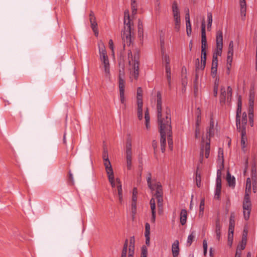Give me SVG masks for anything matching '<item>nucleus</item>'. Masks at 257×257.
<instances>
[{
  "label": "nucleus",
  "mask_w": 257,
  "mask_h": 257,
  "mask_svg": "<svg viewBox=\"0 0 257 257\" xmlns=\"http://www.w3.org/2000/svg\"><path fill=\"white\" fill-rule=\"evenodd\" d=\"M207 47V43L206 36L205 31V24L203 21L201 24V63L200 64L199 58L195 60V71L197 73L199 69L203 70L205 67L206 62V49ZM198 78V75L196 73L195 82H197Z\"/></svg>",
  "instance_id": "1"
},
{
  "label": "nucleus",
  "mask_w": 257,
  "mask_h": 257,
  "mask_svg": "<svg viewBox=\"0 0 257 257\" xmlns=\"http://www.w3.org/2000/svg\"><path fill=\"white\" fill-rule=\"evenodd\" d=\"M131 22L128 11H125L124 12V28L121 31V38L124 47L126 45L130 46L132 42L134 29L132 28Z\"/></svg>",
  "instance_id": "2"
},
{
  "label": "nucleus",
  "mask_w": 257,
  "mask_h": 257,
  "mask_svg": "<svg viewBox=\"0 0 257 257\" xmlns=\"http://www.w3.org/2000/svg\"><path fill=\"white\" fill-rule=\"evenodd\" d=\"M128 60L129 65H132L131 71V78L134 77L135 80H137L139 74V58L140 51L136 49L134 51V54L131 50H128L127 52Z\"/></svg>",
  "instance_id": "3"
},
{
  "label": "nucleus",
  "mask_w": 257,
  "mask_h": 257,
  "mask_svg": "<svg viewBox=\"0 0 257 257\" xmlns=\"http://www.w3.org/2000/svg\"><path fill=\"white\" fill-rule=\"evenodd\" d=\"M214 121L211 118L210 120V124L208 127L206 129V138L208 139L209 141L206 142L205 144H202L200 152V158L199 161L200 163H202L203 160L204 153H205V157L208 158L210 154V138L211 137L214 136Z\"/></svg>",
  "instance_id": "4"
},
{
  "label": "nucleus",
  "mask_w": 257,
  "mask_h": 257,
  "mask_svg": "<svg viewBox=\"0 0 257 257\" xmlns=\"http://www.w3.org/2000/svg\"><path fill=\"white\" fill-rule=\"evenodd\" d=\"M147 181L148 187L152 191H156L155 193L154 194V196L157 199L158 207L159 208H162L163 205V191L161 183L160 182H157L155 184H153L152 183V174L151 172L148 173Z\"/></svg>",
  "instance_id": "5"
},
{
  "label": "nucleus",
  "mask_w": 257,
  "mask_h": 257,
  "mask_svg": "<svg viewBox=\"0 0 257 257\" xmlns=\"http://www.w3.org/2000/svg\"><path fill=\"white\" fill-rule=\"evenodd\" d=\"M157 116H158V123H164L166 120V111H165V116H163L162 114V94L160 91H158L157 93ZM169 109L168 107L166 108ZM171 111V110H170Z\"/></svg>",
  "instance_id": "6"
},
{
  "label": "nucleus",
  "mask_w": 257,
  "mask_h": 257,
  "mask_svg": "<svg viewBox=\"0 0 257 257\" xmlns=\"http://www.w3.org/2000/svg\"><path fill=\"white\" fill-rule=\"evenodd\" d=\"M250 195V193H245L243 197L242 207L243 209V216L245 220H247L249 219L251 209Z\"/></svg>",
  "instance_id": "7"
},
{
  "label": "nucleus",
  "mask_w": 257,
  "mask_h": 257,
  "mask_svg": "<svg viewBox=\"0 0 257 257\" xmlns=\"http://www.w3.org/2000/svg\"><path fill=\"white\" fill-rule=\"evenodd\" d=\"M167 119L164 122V123H158L159 126V132L160 133L161 139H160V144H161V149L162 153H164L166 150V135H168V131L167 130Z\"/></svg>",
  "instance_id": "8"
},
{
  "label": "nucleus",
  "mask_w": 257,
  "mask_h": 257,
  "mask_svg": "<svg viewBox=\"0 0 257 257\" xmlns=\"http://www.w3.org/2000/svg\"><path fill=\"white\" fill-rule=\"evenodd\" d=\"M166 118H167V130L168 132V147L170 150H172L173 148V142L172 139V132L171 126V120L170 117V111L169 109L166 111Z\"/></svg>",
  "instance_id": "9"
},
{
  "label": "nucleus",
  "mask_w": 257,
  "mask_h": 257,
  "mask_svg": "<svg viewBox=\"0 0 257 257\" xmlns=\"http://www.w3.org/2000/svg\"><path fill=\"white\" fill-rule=\"evenodd\" d=\"M216 48L213 54L220 56L221 55L223 48V33L221 30H218L216 32Z\"/></svg>",
  "instance_id": "10"
},
{
  "label": "nucleus",
  "mask_w": 257,
  "mask_h": 257,
  "mask_svg": "<svg viewBox=\"0 0 257 257\" xmlns=\"http://www.w3.org/2000/svg\"><path fill=\"white\" fill-rule=\"evenodd\" d=\"M125 153L127 168L128 170H131L132 169V142L131 139H127Z\"/></svg>",
  "instance_id": "11"
},
{
  "label": "nucleus",
  "mask_w": 257,
  "mask_h": 257,
  "mask_svg": "<svg viewBox=\"0 0 257 257\" xmlns=\"http://www.w3.org/2000/svg\"><path fill=\"white\" fill-rule=\"evenodd\" d=\"M89 21L90 23L91 28L93 30L95 36L98 35V25L96 22V17L94 13L91 11L89 14Z\"/></svg>",
  "instance_id": "12"
},
{
  "label": "nucleus",
  "mask_w": 257,
  "mask_h": 257,
  "mask_svg": "<svg viewBox=\"0 0 257 257\" xmlns=\"http://www.w3.org/2000/svg\"><path fill=\"white\" fill-rule=\"evenodd\" d=\"M102 158L103 160L104 165L105 168L106 172L108 171L109 170H113L111 163L108 159L107 150L106 148H103Z\"/></svg>",
  "instance_id": "13"
},
{
  "label": "nucleus",
  "mask_w": 257,
  "mask_h": 257,
  "mask_svg": "<svg viewBox=\"0 0 257 257\" xmlns=\"http://www.w3.org/2000/svg\"><path fill=\"white\" fill-rule=\"evenodd\" d=\"M99 51L100 59L101 62L108 60L105 46L103 43H101L99 44Z\"/></svg>",
  "instance_id": "14"
},
{
  "label": "nucleus",
  "mask_w": 257,
  "mask_h": 257,
  "mask_svg": "<svg viewBox=\"0 0 257 257\" xmlns=\"http://www.w3.org/2000/svg\"><path fill=\"white\" fill-rule=\"evenodd\" d=\"M179 242L178 240H176L172 245V252L173 257H177L179 253Z\"/></svg>",
  "instance_id": "15"
},
{
  "label": "nucleus",
  "mask_w": 257,
  "mask_h": 257,
  "mask_svg": "<svg viewBox=\"0 0 257 257\" xmlns=\"http://www.w3.org/2000/svg\"><path fill=\"white\" fill-rule=\"evenodd\" d=\"M221 225L219 219H217L215 222V233L216 239L218 241L220 240L221 238Z\"/></svg>",
  "instance_id": "16"
},
{
  "label": "nucleus",
  "mask_w": 257,
  "mask_h": 257,
  "mask_svg": "<svg viewBox=\"0 0 257 257\" xmlns=\"http://www.w3.org/2000/svg\"><path fill=\"white\" fill-rule=\"evenodd\" d=\"M102 62V65L104 68V71L106 77L109 78L110 76V64L109 60L103 61Z\"/></svg>",
  "instance_id": "17"
},
{
  "label": "nucleus",
  "mask_w": 257,
  "mask_h": 257,
  "mask_svg": "<svg viewBox=\"0 0 257 257\" xmlns=\"http://www.w3.org/2000/svg\"><path fill=\"white\" fill-rule=\"evenodd\" d=\"M226 180L228 186L233 189L234 188L235 186V179L234 176H231L229 171L227 173Z\"/></svg>",
  "instance_id": "18"
},
{
  "label": "nucleus",
  "mask_w": 257,
  "mask_h": 257,
  "mask_svg": "<svg viewBox=\"0 0 257 257\" xmlns=\"http://www.w3.org/2000/svg\"><path fill=\"white\" fill-rule=\"evenodd\" d=\"M187 218V212L185 209H183L181 210L180 214V223L182 225H184L186 223Z\"/></svg>",
  "instance_id": "19"
},
{
  "label": "nucleus",
  "mask_w": 257,
  "mask_h": 257,
  "mask_svg": "<svg viewBox=\"0 0 257 257\" xmlns=\"http://www.w3.org/2000/svg\"><path fill=\"white\" fill-rule=\"evenodd\" d=\"M240 14L242 19L245 17L246 11V5L245 0H240Z\"/></svg>",
  "instance_id": "20"
},
{
  "label": "nucleus",
  "mask_w": 257,
  "mask_h": 257,
  "mask_svg": "<svg viewBox=\"0 0 257 257\" xmlns=\"http://www.w3.org/2000/svg\"><path fill=\"white\" fill-rule=\"evenodd\" d=\"M106 173L108 176L109 182H110L112 188L115 187V184L114 182V174L113 170H109L108 171H106Z\"/></svg>",
  "instance_id": "21"
},
{
  "label": "nucleus",
  "mask_w": 257,
  "mask_h": 257,
  "mask_svg": "<svg viewBox=\"0 0 257 257\" xmlns=\"http://www.w3.org/2000/svg\"><path fill=\"white\" fill-rule=\"evenodd\" d=\"M161 52H162V55H163L162 60H163V62H164L165 63H170V58H169V56L166 54H165V48L163 46L164 42L161 41Z\"/></svg>",
  "instance_id": "22"
},
{
  "label": "nucleus",
  "mask_w": 257,
  "mask_h": 257,
  "mask_svg": "<svg viewBox=\"0 0 257 257\" xmlns=\"http://www.w3.org/2000/svg\"><path fill=\"white\" fill-rule=\"evenodd\" d=\"M241 112V107H237L236 115V125L237 130H240V114Z\"/></svg>",
  "instance_id": "23"
},
{
  "label": "nucleus",
  "mask_w": 257,
  "mask_h": 257,
  "mask_svg": "<svg viewBox=\"0 0 257 257\" xmlns=\"http://www.w3.org/2000/svg\"><path fill=\"white\" fill-rule=\"evenodd\" d=\"M247 123V114L246 112H244L242 113V119H241V125L240 124V130H237L238 131L245 130L246 131V124Z\"/></svg>",
  "instance_id": "24"
},
{
  "label": "nucleus",
  "mask_w": 257,
  "mask_h": 257,
  "mask_svg": "<svg viewBox=\"0 0 257 257\" xmlns=\"http://www.w3.org/2000/svg\"><path fill=\"white\" fill-rule=\"evenodd\" d=\"M255 94L253 90L250 89L249 91V106L248 108H253L254 99Z\"/></svg>",
  "instance_id": "25"
},
{
  "label": "nucleus",
  "mask_w": 257,
  "mask_h": 257,
  "mask_svg": "<svg viewBox=\"0 0 257 257\" xmlns=\"http://www.w3.org/2000/svg\"><path fill=\"white\" fill-rule=\"evenodd\" d=\"M172 12L174 17L180 16V12L178 7L177 2L176 1H174L172 4Z\"/></svg>",
  "instance_id": "26"
},
{
  "label": "nucleus",
  "mask_w": 257,
  "mask_h": 257,
  "mask_svg": "<svg viewBox=\"0 0 257 257\" xmlns=\"http://www.w3.org/2000/svg\"><path fill=\"white\" fill-rule=\"evenodd\" d=\"M235 226V216L233 213H231L229 218V224L228 231H234Z\"/></svg>",
  "instance_id": "27"
},
{
  "label": "nucleus",
  "mask_w": 257,
  "mask_h": 257,
  "mask_svg": "<svg viewBox=\"0 0 257 257\" xmlns=\"http://www.w3.org/2000/svg\"><path fill=\"white\" fill-rule=\"evenodd\" d=\"M216 188L221 189V172L219 170H218L217 172V177L216 180Z\"/></svg>",
  "instance_id": "28"
},
{
  "label": "nucleus",
  "mask_w": 257,
  "mask_h": 257,
  "mask_svg": "<svg viewBox=\"0 0 257 257\" xmlns=\"http://www.w3.org/2000/svg\"><path fill=\"white\" fill-rule=\"evenodd\" d=\"M135 243V237L134 236L131 237L130 239V245H129V248H128V252L129 253H134Z\"/></svg>",
  "instance_id": "29"
},
{
  "label": "nucleus",
  "mask_w": 257,
  "mask_h": 257,
  "mask_svg": "<svg viewBox=\"0 0 257 257\" xmlns=\"http://www.w3.org/2000/svg\"><path fill=\"white\" fill-rule=\"evenodd\" d=\"M251 179L248 177L246 179V185H245V193H250L251 194Z\"/></svg>",
  "instance_id": "30"
},
{
  "label": "nucleus",
  "mask_w": 257,
  "mask_h": 257,
  "mask_svg": "<svg viewBox=\"0 0 257 257\" xmlns=\"http://www.w3.org/2000/svg\"><path fill=\"white\" fill-rule=\"evenodd\" d=\"M239 132H241V146L242 149H244L245 148V141H246V138L245 137L246 135V131L245 130H242L240 131Z\"/></svg>",
  "instance_id": "31"
},
{
  "label": "nucleus",
  "mask_w": 257,
  "mask_h": 257,
  "mask_svg": "<svg viewBox=\"0 0 257 257\" xmlns=\"http://www.w3.org/2000/svg\"><path fill=\"white\" fill-rule=\"evenodd\" d=\"M220 101L221 103H224L226 100V93L224 87H221L220 89Z\"/></svg>",
  "instance_id": "32"
},
{
  "label": "nucleus",
  "mask_w": 257,
  "mask_h": 257,
  "mask_svg": "<svg viewBox=\"0 0 257 257\" xmlns=\"http://www.w3.org/2000/svg\"><path fill=\"white\" fill-rule=\"evenodd\" d=\"M125 81L122 77L120 76L119 79V92H124Z\"/></svg>",
  "instance_id": "33"
},
{
  "label": "nucleus",
  "mask_w": 257,
  "mask_h": 257,
  "mask_svg": "<svg viewBox=\"0 0 257 257\" xmlns=\"http://www.w3.org/2000/svg\"><path fill=\"white\" fill-rule=\"evenodd\" d=\"M195 237V231H192L191 233L189 235L187 238V244L188 246H190L192 243L194 238Z\"/></svg>",
  "instance_id": "34"
},
{
  "label": "nucleus",
  "mask_w": 257,
  "mask_h": 257,
  "mask_svg": "<svg viewBox=\"0 0 257 257\" xmlns=\"http://www.w3.org/2000/svg\"><path fill=\"white\" fill-rule=\"evenodd\" d=\"M251 180L252 181H257V171L255 166H254L251 168Z\"/></svg>",
  "instance_id": "35"
},
{
  "label": "nucleus",
  "mask_w": 257,
  "mask_h": 257,
  "mask_svg": "<svg viewBox=\"0 0 257 257\" xmlns=\"http://www.w3.org/2000/svg\"><path fill=\"white\" fill-rule=\"evenodd\" d=\"M174 18L175 21V29L176 31L179 32L181 24L180 16L174 17Z\"/></svg>",
  "instance_id": "36"
},
{
  "label": "nucleus",
  "mask_w": 257,
  "mask_h": 257,
  "mask_svg": "<svg viewBox=\"0 0 257 257\" xmlns=\"http://www.w3.org/2000/svg\"><path fill=\"white\" fill-rule=\"evenodd\" d=\"M249 121L251 126L253 125V108H248Z\"/></svg>",
  "instance_id": "37"
},
{
  "label": "nucleus",
  "mask_w": 257,
  "mask_h": 257,
  "mask_svg": "<svg viewBox=\"0 0 257 257\" xmlns=\"http://www.w3.org/2000/svg\"><path fill=\"white\" fill-rule=\"evenodd\" d=\"M128 246V240L126 239L123 244V248L121 252V257H126L127 249Z\"/></svg>",
  "instance_id": "38"
},
{
  "label": "nucleus",
  "mask_w": 257,
  "mask_h": 257,
  "mask_svg": "<svg viewBox=\"0 0 257 257\" xmlns=\"http://www.w3.org/2000/svg\"><path fill=\"white\" fill-rule=\"evenodd\" d=\"M204 205H205V200L204 199H202L201 200L199 206V216H202L203 215L204 210Z\"/></svg>",
  "instance_id": "39"
},
{
  "label": "nucleus",
  "mask_w": 257,
  "mask_h": 257,
  "mask_svg": "<svg viewBox=\"0 0 257 257\" xmlns=\"http://www.w3.org/2000/svg\"><path fill=\"white\" fill-rule=\"evenodd\" d=\"M131 8L132 10V14L135 15L137 12V4L136 0H131Z\"/></svg>",
  "instance_id": "40"
},
{
  "label": "nucleus",
  "mask_w": 257,
  "mask_h": 257,
  "mask_svg": "<svg viewBox=\"0 0 257 257\" xmlns=\"http://www.w3.org/2000/svg\"><path fill=\"white\" fill-rule=\"evenodd\" d=\"M207 21H208L207 30H208V31H210L211 25H212V14L211 13H207Z\"/></svg>",
  "instance_id": "41"
},
{
  "label": "nucleus",
  "mask_w": 257,
  "mask_h": 257,
  "mask_svg": "<svg viewBox=\"0 0 257 257\" xmlns=\"http://www.w3.org/2000/svg\"><path fill=\"white\" fill-rule=\"evenodd\" d=\"M143 23L139 19L138 21V35L139 37L143 36Z\"/></svg>",
  "instance_id": "42"
},
{
  "label": "nucleus",
  "mask_w": 257,
  "mask_h": 257,
  "mask_svg": "<svg viewBox=\"0 0 257 257\" xmlns=\"http://www.w3.org/2000/svg\"><path fill=\"white\" fill-rule=\"evenodd\" d=\"M233 231H228V245L231 247L232 244L233 242Z\"/></svg>",
  "instance_id": "43"
},
{
  "label": "nucleus",
  "mask_w": 257,
  "mask_h": 257,
  "mask_svg": "<svg viewBox=\"0 0 257 257\" xmlns=\"http://www.w3.org/2000/svg\"><path fill=\"white\" fill-rule=\"evenodd\" d=\"M166 77L168 83V85L171 88V70H166Z\"/></svg>",
  "instance_id": "44"
},
{
  "label": "nucleus",
  "mask_w": 257,
  "mask_h": 257,
  "mask_svg": "<svg viewBox=\"0 0 257 257\" xmlns=\"http://www.w3.org/2000/svg\"><path fill=\"white\" fill-rule=\"evenodd\" d=\"M131 209L132 212L133 217L134 218L137 212V202H132L131 204Z\"/></svg>",
  "instance_id": "45"
},
{
  "label": "nucleus",
  "mask_w": 257,
  "mask_h": 257,
  "mask_svg": "<svg viewBox=\"0 0 257 257\" xmlns=\"http://www.w3.org/2000/svg\"><path fill=\"white\" fill-rule=\"evenodd\" d=\"M233 53H228L227 52V64L229 65L230 67H231V63L232 62L233 59Z\"/></svg>",
  "instance_id": "46"
},
{
  "label": "nucleus",
  "mask_w": 257,
  "mask_h": 257,
  "mask_svg": "<svg viewBox=\"0 0 257 257\" xmlns=\"http://www.w3.org/2000/svg\"><path fill=\"white\" fill-rule=\"evenodd\" d=\"M186 33L188 36L190 37L192 33V28L191 22L186 23Z\"/></svg>",
  "instance_id": "47"
},
{
  "label": "nucleus",
  "mask_w": 257,
  "mask_h": 257,
  "mask_svg": "<svg viewBox=\"0 0 257 257\" xmlns=\"http://www.w3.org/2000/svg\"><path fill=\"white\" fill-rule=\"evenodd\" d=\"M150 203L151 205V212H156V203L155 200L154 198H151L150 201Z\"/></svg>",
  "instance_id": "48"
},
{
  "label": "nucleus",
  "mask_w": 257,
  "mask_h": 257,
  "mask_svg": "<svg viewBox=\"0 0 257 257\" xmlns=\"http://www.w3.org/2000/svg\"><path fill=\"white\" fill-rule=\"evenodd\" d=\"M119 95L120 102L123 104V108L125 109L126 107V104L125 102L124 92H119Z\"/></svg>",
  "instance_id": "49"
},
{
  "label": "nucleus",
  "mask_w": 257,
  "mask_h": 257,
  "mask_svg": "<svg viewBox=\"0 0 257 257\" xmlns=\"http://www.w3.org/2000/svg\"><path fill=\"white\" fill-rule=\"evenodd\" d=\"M148 249L146 246H143L141 249V257H147Z\"/></svg>",
  "instance_id": "50"
},
{
  "label": "nucleus",
  "mask_w": 257,
  "mask_h": 257,
  "mask_svg": "<svg viewBox=\"0 0 257 257\" xmlns=\"http://www.w3.org/2000/svg\"><path fill=\"white\" fill-rule=\"evenodd\" d=\"M196 182L197 187H200L201 185V176L200 174L197 173V172H196Z\"/></svg>",
  "instance_id": "51"
},
{
  "label": "nucleus",
  "mask_w": 257,
  "mask_h": 257,
  "mask_svg": "<svg viewBox=\"0 0 257 257\" xmlns=\"http://www.w3.org/2000/svg\"><path fill=\"white\" fill-rule=\"evenodd\" d=\"M150 234V225L149 223L147 222L145 224V236H148Z\"/></svg>",
  "instance_id": "52"
},
{
  "label": "nucleus",
  "mask_w": 257,
  "mask_h": 257,
  "mask_svg": "<svg viewBox=\"0 0 257 257\" xmlns=\"http://www.w3.org/2000/svg\"><path fill=\"white\" fill-rule=\"evenodd\" d=\"M203 254L204 256L206 255L207 251V243L205 239L203 241Z\"/></svg>",
  "instance_id": "53"
},
{
  "label": "nucleus",
  "mask_w": 257,
  "mask_h": 257,
  "mask_svg": "<svg viewBox=\"0 0 257 257\" xmlns=\"http://www.w3.org/2000/svg\"><path fill=\"white\" fill-rule=\"evenodd\" d=\"M246 244V243L241 242V243L237 245L236 250H238V251H241L245 248Z\"/></svg>",
  "instance_id": "54"
},
{
  "label": "nucleus",
  "mask_w": 257,
  "mask_h": 257,
  "mask_svg": "<svg viewBox=\"0 0 257 257\" xmlns=\"http://www.w3.org/2000/svg\"><path fill=\"white\" fill-rule=\"evenodd\" d=\"M221 189L215 188L214 198L217 199H219L220 198V195L221 193Z\"/></svg>",
  "instance_id": "55"
},
{
  "label": "nucleus",
  "mask_w": 257,
  "mask_h": 257,
  "mask_svg": "<svg viewBox=\"0 0 257 257\" xmlns=\"http://www.w3.org/2000/svg\"><path fill=\"white\" fill-rule=\"evenodd\" d=\"M138 117L140 120L143 118V108H138Z\"/></svg>",
  "instance_id": "56"
},
{
  "label": "nucleus",
  "mask_w": 257,
  "mask_h": 257,
  "mask_svg": "<svg viewBox=\"0 0 257 257\" xmlns=\"http://www.w3.org/2000/svg\"><path fill=\"white\" fill-rule=\"evenodd\" d=\"M227 99H229V98L230 99L231 95H232V88H231L230 86L227 87Z\"/></svg>",
  "instance_id": "57"
},
{
  "label": "nucleus",
  "mask_w": 257,
  "mask_h": 257,
  "mask_svg": "<svg viewBox=\"0 0 257 257\" xmlns=\"http://www.w3.org/2000/svg\"><path fill=\"white\" fill-rule=\"evenodd\" d=\"M145 118L146 121L150 122V115L148 109L147 108L145 112Z\"/></svg>",
  "instance_id": "58"
},
{
  "label": "nucleus",
  "mask_w": 257,
  "mask_h": 257,
  "mask_svg": "<svg viewBox=\"0 0 257 257\" xmlns=\"http://www.w3.org/2000/svg\"><path fill=\"white\" fill-rule=\"evenodd\" d=\"M247 231L245 232V230H244L243 234L242 237V239H241V242H242V243H246V242H247Z\"/></svg>",
  "instance_id": "59"
},
{
  "label": "nucleus",
  "mask_w": 257,
  "mask_h": 257,
  "mask_svg": "<svg viewBox=\"0 0 257 257\" xmlns=\"http://www.w3.org/2000/svg\"><path fill=\"white\" fill-rule=\"evenodd\" d=\"M137 105H138V108H143V99L142 98H139L137 99Z\"/></svg>",
  "instance_id": "60"
},
{
  "label": "nucleus",
  "mask_w": 257,
  "mask_h": 257,
  "mask_svg": "<svg viewBox=\"0 0 257 257\" xmlns=\"http://www.w3.org/2000/svg\"><path fill=\"white\" fill-rule=\"evenodd\" d=\"M252 182L253 192L256 193L257 192V181Z\"/></svg>",
  "instance_id": "61"
},
{
  "label": "nucleus",
  "mask_w": 257,
  "mask_h": 257,
  "mask_svg": "<svg viewBox=\"0 0 257 257\" xmlns=\"http://www.w3.org/2000/svg\"><path fill=\"white\" fill-rule=\"evenodd\" d=\"M108 45H109V48L112 50L113 55H114L113 43V41L111 39L109 40Z\"/></svg>",
  "instance_id": "62"
},
{
  "label": "nucleus",
  "mask_w": 257,
  "mask_h": 257,
  "mask_svg": "<svg viewBox=\"0 0 257 257\" xmlns=\"http://www.w3.org/2000/svg\"><path fill=\"white\" fill-rule=\"evenodd\" d=\"M200 137V127H195V138H198Z\"/></svg>",
  "instance_id": "63"
},
{
  "label": "nucleus",
  "mask_w": 257,
  "mask_h": 257,
  "mask_svg": "<svg viewBox=\"0 0 257 257\" xmlns=\"http://www.w3.org/2000/svg\"><path fill=\"white\" fill-rule=\"evenodd\" d=\"M118 195L122 194V189L121 184L117 186Z\"/></svg>",
  "instance_id": "64"
}]
</instances>
